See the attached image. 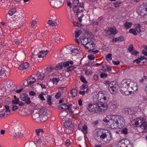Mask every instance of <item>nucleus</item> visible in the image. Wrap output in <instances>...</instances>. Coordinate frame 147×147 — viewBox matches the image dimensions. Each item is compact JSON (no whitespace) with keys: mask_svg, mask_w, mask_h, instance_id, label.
<instances>
[{"mask_svg":"<svg viewBox=\"0 0 147 147\" xmlns=\"http://www.w3.org/2000/svg\"><path fill=\"white\" fill-rule=\"evenodd\" d=\"M134 125L135 126L139 127L142 129L143 132L147 131V119H144L143 117L142 119H138L136 120H134Z\"/></svg>","mask_w":147,"mask_h":147,"instance_id":"f257e3e1","label":"nucleus"},{"mask_svg":"<svg viewBox=\"0 0 147 147\" xmlns=\"http://www.w3.org/2000/svg\"><path fill=\"white\" fill-rule=\"evenodd\" d=\"M10 135L11 136L19 138L22 135L20 129L16 127L12 128L11 130Z\"/></svg>","mask_w":147,"mask_h":147,"instance_id":"f03ea898","label":"nucleus"},{"mask_svg":"<svg viewBox=\"0 0 147 147\" xmlns=\"http://www.w3.org/2000/svg\"><path fill=\"white\" fill-rule=\"evenodd\" d=\"M119 122L116 119H110L109 123L111 128L113 129H116L118 127Z\"/></svg>","mask_w":147,"mask_h":147,"instance_id":"7ed1b4c3","label":"nucleus"},{"mask_svg":"<svg viewBox=\"0 0 147 147\" xmlns=\"http://www.w3.org/2000/svg\"><path fill=\"white\" fill-rule=\"evenodd\" d=\"M20 97L22 100L25 101V103L27 104H29L31 103L30 98L28 96V95L26 94H21Z\"/></svg>","mask_w":147,"mask_h":147,"instance_id":"20e7f679","label":"nucleus"},{"mask_svg":"<svg viewBox=\"0 0 147 147\" xmlns=\"http://www.w3.org/2000/svg\"><path fill=\"white\" fill-rule=\"evenodd\" d=\"M48 112L47 110H45V109H40V113L41 116L40 118L44 121L46 120L48 118L47 115H48Z\"/></svg>","mask_w":147,"mask_h":147,"instance_id":"39448f33","label":"nucleus"},{"mask_svg":"<svg viewBox=\"0 0 147 147\" xmlns=\"http://www.w3.org/2000/svg\"><path fill=\"white\" fill-rule=\"evenodd\" d=\"M143 6L141 5L138 6L137 8V13L141 16H144L145 14H147L144 9Z\"/></svg>","mask_w":147,"mask_h":147,"instance_id":"423d86ee","label":"nucleus"},{"mask_svg":"<svg viewBox=\"0 0 147 147\" xmlns=\"http://www.w3.org/2000/svg\"><path fill=\"white\" fill-rule=\"evenodd\" d=\"M101 131L100 129H97L95 130L94 133V138L98 142H100V137L101 134Z\"/></svg>","mask_w":147,"mask_h":147,"instance_id":"0eeeda50","label":"nucleus"},{"mask_svg":"<svg viewBox=\"0 0 147 147\" xmlns=\"http://www.w3.org/2000/svg\"><path fill=\"white\" fill-rule=\"evenodd\" d=\"M106 131L107 132V133L109 134V135H110V138L111 139V140L112 138V134L111 131L108 130H106ZM107 132H105L104 133L102 132V131H101V134L100 135V142H101V140H103V139H105V138H106L107 136V134H106Z\"/></svg>","mask_w":147,"mask_h":147,"instance_id":"6e6552de","label":"nucleus"},{"mask_svg":"<svg viewBox=\"0 0 147 147\" xmlns=\"http://www.w3.org/2000/svg\"><path fill=\"white\" fill-rule=\"evenodd\" d=\"M8 105H6L5 106V109L0 110V117L3 116L5 114V112H9V106Z\"/></svg>","mask_w":147,"mask_h":147,"instance_id":"1a4fd4ad","label":"nucleus"},{"mask_svg":"<svg viewBox=\"0 0 147 147\" xmlns=\"http://www.w3.org/2000/svg\"><path fill=\"white\" fill-rule=\"evenodd\" d=\"M118 87L113 85L109 86V90L112 94H115L117 91Z\"/></svg>","mask_w":147,"mask_h":147,"instance_id":"9d476101","label":"nucleus"},{"mask_svg":"<svg viewBox=\"0 0 147 147\" xmlns=\"http://www.w3.org/2000/svg\"><path fill=\"white\" fill-rule=\"evenodd\" d=\"M56 0H49L50 5L53 7H57L61 5V1H60L57 3H55V1H56Z\"/></svg>","mask_w":147,"mask_h":147,"instance_id":"9b49d317","label":"nucleus"},{"mask_svg":"<svg viewBox=\"0 0 147 147\" xmlns=\"http://www.w3.org/2000/svg\"><path fill=\"white\" fill-rule=\"evenodd\" d=\"M64 126L67 129H70L72 126L71 121L69 120L65 121L64 123Z\"/></svg>","mask_w":147,"mask_h":147,"instance_id":"f8f14e48","label":"nucleus"},{"mask_svg":"<svg viewBox=\"0 0 147 147\" xmlns=\"http://www.w3.org/2000/svg\"><path fill=\"white\" fill-rule=\"evenodd\" d=\"M119 122V125H120L121 127H123L125 125V119L124 118L121 116L119 117L118 120Z\"/></svg>","mask_w":147,"mask_h":147,"instance_id":"ddd939ff","label":"nucleus"},{"mask_svg":"<svg viewBox=\"0 0 147 147\" xmlns=\"http://www.w3.org/2000/svg\"><path fill=\"white\" fill-rule=\"evenodd\" d=\"M29 66V64L28 63L24 62L20 65V66L18 67V69L19 70L24 69L28 68Z\"/></svg>","mask_w":147,"mask_h":147,"instance_id":"4468645a","label":"nucleus"},{"mask_svg":"<svg viewBox=\"0 0 147 147\" xmlns=\"http://www.w3.org/2000/svg\"><path fill=\"white\" fill-rule=\"evenodd\" d=\"M16 58L20 60L24 58L25 54L24 52H22L18 53V55H15Z\"/></svg>","mask_w":147,"mask_h":147,"instance_id":"2eb2a0df","label":"nucleus"},{"mask_svg":"<svg viewBox=\"0 0 147 147\" xmlns=\"http://www.w3.org/2000/svg\"><path fill=\"white\" fill-rule=\"evenodd\" d=\"M36 80V79L32 76L29 77L27 80V83H28V84L30 85L32 84L35 82Z\"/></svg>","mask_w":147,"mask_h":147,"instance_id":"dca6fc26","label":"nucleus"},{"mask_svg":"<svg viewBox=\"0 0 147 147\" xmlns=\"http://www.w3.org/2000/svg\"><path fill=\"white\" fill-rule=\"evenodd\" d=\"M63 67H66L69 66V64L72 65L73 62L72 61H67L65 62H62Z\"/></svg>","mask_w":147,"mask_h":147,"instance_id":"f3484780","label":"nucleus"},{"mask_svg":"<svg viewBox=\"0 0 147 147\" xmlns=\"http://www.w3.org/2000/svg\"><path fill=\"white\" fill-rule=\"evenodd\" d=\"M2 2L1 5L2 7L5 8L8 6V3H9V0H1Z\"/></svg>","mask_w":147,"mask_h":147,"instance_id":"a211bd4d","label":"nucleus"},{"mask_svg":"<svg viewBox=\"0 0 147 147\" xmlns=\"http://www.w3.org/2000/svg\"><path fill=\"white\" fill-rule=\"evenodd\" d=\"M72 105L71 104L69 106L65 104H62L60 106V108L61 109L63 110H65L67 109H68L69 108V106H71Z\"/></svg>","mask_w":147,"mask_h":147,"instance_id":"6ab92c4d","label":"nucleus"},{"mask_svg":"<svg viewBox=\"0 0 147 147\" xmlns=\"http://www.w3.org/2000/svg\"><path fill=\"white\" fill-rule=\"evenodd\" d=\"M68 49L70 50L71 54L73 55H76L78 53V50L76 49L70 48V47H69Z\"/></svg>","mask_w":147,"mask_h":147,"instance_id":"aec40b11","label":"nucleus"},{"mask_svg":"<svg viewBox=\"0 0 147 147\" xmlns=\"http://www.w3.org/2000/svg\"><path fill=\"white\" fill-rule=\"evenodd\" d=\"M25 147H37V145L34 142L27 143L25 145Z\"/></svg>","mask_w":147,"mask_h":147,"instance_id":"412c9836","label":"nucleus"},{"mask_svg":"<svg viewBox=\"0 0 147 147\" xmlns=\"http://www.w3.org/2000/svg\"><path fill=\"white\" fill-rule=\"evenodd\" d=\"M99 103H96V104H94L93 107L94 109V111L96 113L99 112Z\"/></svg>","mask_w":147,"mask_h":147,"instance_id":"4be33fe9","label":"nucleus"},{"mask_svg":"<svg viewBox=\"0 0 147 147\" xmlns=\"http://www.w3.org/2000/svg\"><path fill=\"white\" fill-rule=\"evenodd\" d=\"M124 40V38L122 36H120L118 38H113L112 40V41L115 42L117 41H121Z\"/></svg>","mask_w":147,"mask_h":147,"instance_id":"5701e85b","label":"nucleus"},{"mask_svg":"<svg viewBox=\"0 0 147 147\" xmlns=\"http://www.w3.org/2000/svg\"><path fill=\"white\" fill-rule=\"evenodd\" d=\"M71 91V94L72 95L73 98H75L77 96L78 91L76 89H73Z\"/></svg>","mask_w":147,"mask_h":147,"instance_id":"b1692460","label":"nucleus"},{"mask_svg":"<svg viewBox=\"0 0 147 147\" xmlns=\"http://www.w3.org/2000/svg\"><path fill=\"white\" fill-rule=\"evenodd\" d=\"M75 68L76 67L74 66H72L66 68L65 70L66 72L69 73V71H73Z\"/></svg>","mask_w":147,"mask_h":147,"instance_id":"393cba45","label":"nucleus"},{"mask_svg":"<svg viewBox=\"0 0 147 147\" xmlns=\"http://www.w3.org/2000/svg\"><path fill=\"white\" fill-rule=\"evenodd\" d=\"M132 24V23L131 22H126L125 23V24H124V26L125 27V28L127 29H128L131 27Z\"/></svg>","mask_w":147,"mask_h":147,"instance_id":"a878e982","label":"nucleus"},{"mask_svg":"<svg viewBox=\"0 0 147 147\" xmlns=\"http://www.w3.org/2000/svg\"><path fill=\"white\" fill-rule=\"evenodd\" d=\"M40 114L39 113H34V112L33 113L32 117L33 119H36L39 117H40Z\"/></svg>","mask_w":147,"mask_h":147,"instance_id":"bb28decb","label":"nucleus"},{"mask_svg":"<svg viewBox=\"0 0 147 147\" xmlns=\"http://www.w3.org/2000/svg\"><path fill=\"white\" fill-rule=\"evenodd\" d=\"M88 41V38H84V37H82V40L81 41L82 44L83 45H87Z\"/></svg>","mask_w":147,"mask_h":147,"instance_id":"cd10ccee","label":"nucleus"},{"mask_svg":"<svg viewBox=\"0 0 147 147\" xmlns=\"http://www.w3.org/2000/svg\"><path fill=\"white\" fill-rule=\"evenodd\" d=\"M36 75L37 76L38 79V80H42L44 78V76L42 77V75L39 71L37 72V73L36 74Z\"/></svg>","mask_w":147,"mask_h":147,"instance_id":"c85d7f7f","label":"nucleus"},{"mask_svg":"<svg viewBox=\"0 0 147 147\" xmlns=\"http://www.w3.org/2000/svg\"><path fill=\"white\" fill-rule=\"evenodd\" d=\"M134 27L138 33H140V24H136L134 25Z\"/></svg>","mask_w":147,"mask_h":147,"instance_id":"c756f323","label":"nucleus"},{"mask_svg":"<svg viewBox=\"0 0 147 147\" xmlns=\"http://www.w3.org/2000/svg\"><path fill=\"white\" fill-rule=\"evenodd\" d=\"M94 104H90L88 107H87V109L90 111H94V109L93 108Z\"/></svg>","mask_w":147,"mask_h":147,"instance_id":"7c9ffc66","label":"nucleus"},{"mask_svg":"<svg viewBox=\"0 0 147 147\" xmlns=\"http://www.w3.org/2000/svg\"><path fill=\"white\" fill-rule=\"evenodd\" d=\"M130 83L129 80H124L122 82L121 84L124 86L127 85V86H129Z\"/></svg>","mask_w":147,"mask_h":147,"instance_id":"2f4dec72","label":"nucleus"},{"mask_svg":"<svg viewBox=\"0 0 147 147\" xmlns=\"http://www.w3.org/2000/svg\"><path fill=\"white\" fill-rule=\"evenodd\" d=\"M35 132L37 136H40V135H42V133H43L44 131L43 129H36Z\"/></svg>","mask_w":147,"mask_h":147,"instance_id":"473e14b6","label":"nucleus"},{"mask_svg":"<svg viewBox=\"0 0 147 147\" xmlns=\"http://www.w3.org/2000/svg\"><path fill=\"white\" fill-rule=\"evenodd\" d=\"M123 143H122V144H124L126 146H127V145H129V144H130L131 142L129 141L127 139H125V140H121V142H123Z\"/></svg>","mask_w":147,"mask_h":147,"instance_id":"72a5a7b5","label":"nucleus"},{"mask_svg":"<svg viewBox=\"0 0 147 147\" xmlns=\"http://www.w3.org/2000/svg\"><path fill=\"white\" fill-rule=\"evenodd\" d=\"M99 112H102V111H105L106 110V107H105V109H104V107H103L102 106V104L100 103H99Z\"/></svg>","mask_w":147,"mask_h":147,"instance_id":"f704fd0d","label":"nucleus"},{"mask_svg":"<svg viewBox=\"0 0 147 147\" xmlns=\"http://www.w3.org/2000/svg\"><path fill=\"white\" fill-rule=\"evenodd\" d=\"M109 31L112 34H115L117 33V31L115 28L113 29L112 28H110L109 29Z\"/></svg>","mask_w":147,"mask_h":147,"instance_id":"c9c22d12","label":"nucleus"},{"mask_svg":"<svg viewBox=\"0 0 147 147\" xmlns=\"http://www.w3.org/2000/svg\"><path fill=\"white\" fill-rule=\"evenodd\" d=\"M47 24L49 25L52 26H55L57 24V23L56 22H53L51 20H50L48 21Z\"/></svg>","mask_w":147,"mask_h":147,"instance_id":"e433bc0d","label":"nucleus"},{"mask_svg":"<svg viewBox=\"0 0 147 147\" xmlns=\"http://www.w3.org/2000/svg\"><path fill=\"white\" fill-rule=\"evenodd\" d=\"M60 79L59 78H53L50 80H51L53 84H57L59 80Z\"/></svg>","mask_w":147,"mask_h":147,"instance_id":"4c0bfd02","label":"nucleus"},{"mask_svg":"<svg viewBox=\"0 0 147 147\" xmlns=\"http://www.w3.org/2000/svg\"><path fill=\"white\" fill-rule=\"evenodd\" d=\"M14 99L12 100V102L14 104H18V102L19 100V98H17L15 96H14Z\"/></svg>","mask_w":147,"mask_h":147,"instance_id":"58836bf2","label":"nucleus"},{"mask_svg":"<svg viewBox=\"0 0 147 147\" xmlns=\"http://www.w3.org/2000/svg\"><path fill=\"white\" fill-rule=\"evenodd\" d=\"M10 87H11V88H10V90L12 91H14L15 89V86L13 83L12 82H11V83L10 82Z\"/></svg>","mask_w":147,"mask_h":147,"instance_id":"ea45409f","label":"nucleus"},{"mask_svg":"<svg viewBox=\"0 0 147 147\" xmlns=\"http://www.w3.org/2000/svg\"><path fill=\"white\" fill-rule=\"evenodd\" d=\"M125 112L126 114H129L131 115L132 113V112L131 109L128 108L125 109Z\"/></svg>","mask_w":147,"mask_h":147,"instance_id":"a19ab883","label":"nucleus"},{"mask_svg":"<svg viewBox=\"0 0 147 147\" xmlns=\"http://www.w3.org/2000/svg\"><path fill=\"white\" fill-rule=\"evenodd\" d=\"M16 8H14L10 11V16H12L16 12Z\"/></svg>","mask_w":147,"mask_h":147,"instance_id":"79ce46f5","label":"nucleus"},{"mask_svg":"<svg viewBox=\"0 0 147 147\" xmlns=\"http://www.w3.org/2000/svg\"><path fill=\"white\" fill-rule=\"evenodd\" d=\"M129 32L130 33L136 36L137 33L135 30L134 29H131L129 30Z\"/></svg>","mask_w":147,"mask_h":147,"instance_id":"37998d69","label":"nucleus"},{"mask_svg":"<svg viewBox=\"0 0 147 147\" xmlns=\"http://www.w3.org/2000/svg\"><path fill=\"white\" fill-rule=\"evenodd\" d=\"M112 56V54L111 53H109L106 56V57L107 59V60L108 61H110L112 59V58L111 57Z\"/></svg>","mask_w":147,"mask_h":147,"instance_id":"c03bdc74","label":"nucleus"},{"mask_svg":"<svg viewBox=\"0 0 147 147\" xmlns=\"http://www.w3.org/2000/svg\"><path fill=\"white\" fill-rule=\"evenodd\" d=\"M92 71L91 70H89V69H86V71L85 72V74L87 75H91L92 74Z\"/></svg>","mask_w":147,"mask_h":147,"instance_id":"a18cd8bd","label":"nucleus"},{"mask_svg":"<svg viewBox=\"0 0 147 147\" xmlns=\"http://www.w3.org/2000/svg\"><path fill=\"white\" fill-rule=\"evenodd\" d=\"M121 92L125 96L129 95V92L128 90L124 91L123 90H121Z\"/></svg>","mask_w":147,"mask_h":147,"instance_id":"49530a36","label":"nucleus"},{"mask_svg":"<svg viewBox=\"0 0 147 147\" xmlns=\"http://www.w3.org/2000/svg\"><path fill=\"white\" fill-rule=\"evenodd\" d=\"M63 67V66L62 62L59 63V65H57L56 66V68L59 70L61 69Z\"/></svg>","mask_w":147,"mask_h":147,"instance_id":"de8ad7c7","label":"nucleus"},{"mask_svg":"<svg viewBox=\"0 0 147 147\" xmlns=\"http://www.w3.org/2000/svg\"><path fill=\"white\" fill-rule=\"evenodd\" d=\"M51 97L50 95H47V101L48 104L50 105L51 104Z\"/></svg>","mask_w":147,"mask_h":147,"instance_id":"09e8293b","label":"nucleus"},{"mask_svg":"<svg viewBox=\"0 0 147 147\" xmlns=\"http://www.w3.org/2000/svg\"><path fill=\"white\" fill-rule=\"evenodd\" d=\"M121 3V2L116 1L113 4L115 7H117L119 6V5Z\"/></svg>","mask_w":147,"mask_h":147,"instance_id":"8fccbe9b","label":"nucleus"},{"mask_svg":"<svg viewBox=\"0 0 147 147\" xmlns=\"http://www.w3.org/2000/svg\"><path fill=\"white\" fill-rule=\"evenodd\" d=\"M80 79L81 81L84 83L87 84L88 82L86 80V79L82 76H80Z\"/></svg>","mask_w":147,"mask_h":147,"instance_id":"3c124183","label":"nucleus"},{"mask_svg":"<svg viewBox=\"0 0 147 147\" xmlns=\"http://www.w3.org/2000/svg\"><path fill=\"white\" fill-rule=\"evenodd\" d=\"M134 50V47L132 44L130 45L129 46V48L128 49V51L130 52H132Z\"/></svg>","mask_w":147,"mask_h":147,"instance_id":"603ef678","label":"nucleus"},{"mask_svg":"<svg viewBox=\"0 0 147 147\" xmlns=\"http://www.w3.org/2000/svg\"><path fill=\"white\" fill-rule=\"evenodd\" d=\"M121 132L122 133L126 135L127 133V129L126 128H125L121 130Z\"/></svg>","mask_w":147,"mask_h":147,"instance_id":"864d4df0","label":"nucleus"},{"mask_svg":"<svg viewBox=\"0 0 147 147\" xmlns=\"http://www.w3.org/2000/svg\"><path fill=\"white\" fill-rule=\"evenodd\" d=\"M64 0H57L56 1H55V3H58V2H59L60 1H61V4L59 6H58L57 7H53L55 8H58V7H61L63 5V2Z\"/></svg>","mask_w":147,"mask_h":147,"instance_id":"5fc2aeb1","label":"nucleus"},{"mask_svg":"<svg viewBox=\"0 0 147 147\" xmlns=\"http://www.w3.org/2000/svg\"><path fill=\"white\" fill-rule=\"evenodd\" d=\"M88 57L90 60H93L95 59V57L92 55H88Z\"/></svg>","mask_w":147,"mask_h":147,"instance_id":"6e6d98bb","label":"nucleus"},{"mask_svg":"<svg viewBox=\"0 0 147 147\" xmlns=\"http://www.w3.org/2000/svg\"><path fill=\"white\" fill-rule=\"evenodd\" d=\"M105 92L103 93L104 95L103 99L104 100H105L109 99V97H108V95L106 94H105L104 93Z\"/></svg>","mask_w":147,"mask_h":147,"instance_id":"4d7b16f0","label":"nucleus"},{"mask_svg":"<svg viewBox=\"0 0 147 147\" xmlns=\"http://www.w3.org/2000/svg\"><path fill=\"white\" fill-rule=\"evenodd\" d=\"M49 52L48 51H41L39 52V54H42L43 55V56L47 54Z\"/></svg>","mask_w":147,"mask_h":147,"instance_id":"13d9d810","label":"nucleus"},{"mask_svg":"<svg viewBox=\"0 0 147 147\" xmlns=\"http://www.w3.org/2000/svg\"><path fill=\"white\" fill-rule=\"evenodd\" d=\"M100 76L102 78H105L107 77V75L106 74L102 73L100 74Z\"/></svg>","mask_w":147,"mask_h":147,"instance_id":"bf43d9fd","label":"nucleus"},{"mask_svg":"<svg viewBox=\"0 0 147 147\" xmlns=\"http://www.w3.org/2000/svg\"><path fill=\"white\" fill-rule=\"evenodd\" d=\"M141 60H140V59H139V57H138V59H135L134 61V62H136V63L138 64H139L140 62H141Z\"/></svg>","mask_w":147,"mask_h":147,"instance_id":"052dcab7","label":"nucleus"},{"mask_svg":"<svg viewBox=\"0 0 147 147\" xmlns=\"http://www.w3.org/2000/svg\"><path fill=\"white\" fill-rule=\"evenodd\" d=\"M38 50V48H36V49L35 50L34 53H32V56L33 57H34V58H36V57H37V54L35 55V53L37 52Z\"/></svg>","mask_w":147,"mask_h":147,"instance_id":"680f3d73","label":"nucleus"},{"mask_svg":"<svg viewBox=\"0 0 147 147\" xmlns=\"http://www.w3.org/2000/svg\"><path fill=\"white\" fill-rule=\"evenodd\" d=\"M6 8H5L4 9V11L5 12L7 13H8L9 15V7L7 6V7H5Z\"/></svg>","mask_w":147,"mask_h":147,"instance_id":"e2e57ef3","label":"nucleus"},{"mask_svg":"<svg viewBox=\"0 0 147 147\" xmlns=\"http://www.w3.org/2000/svg\"><path fill=\"white\" fill-rule=\"evenodd\" d=\"M11 42H10V44H13V41H14V40H16V39H15V38H16L15 37V36L14 35H13V34H12V35H11Z\"/></svg>","mask_w":147,"mask_h":147,"instance_id":"0e129e2a","label":"nucleus"},{"mask_svg":"<svg viewBox=\"0 0 147 147\" xmlns=\"http://www.w3.org/2000/svg\"><path fill=\"white\" fill-rule=\"evenodd\" d=\"M37 22L35 20H32L31 24V26L32 27L35 26V25L36 24Z\"/></svg>","mask_w":147,"mask_h":147,"instance_id":"69168bd1","label":"nucleus"},{"mask_svg":"<svg viewBox=\"0 0 147 147\" xmlns=\"http://www.w3.org/2000/svg\"><path fill=\"white\" fill-rule=\"evenodd\" d=\"M87 128H87V126L86 125H84L82 127V129H83L82 130V131H83V130H84L87 132Z\"/></svg>","mask_w":147,"mask_h":147,"instance_id":"338daca9","label":"nucleus"},{"mask_svg":"<svg viewBox=\"0 0 147 147\" xmlns=\"http://www.w3.org/2000/svg\"><path fill=\"white\" fill-rule=\"evenodd\" d=\"M79 3V1L78 0H74L73 1V5H78Z\"/></svg>","mask_w":147,"mask_h":147,"instance_id":"774afa93","label":"nucleus"}]
</instances>
